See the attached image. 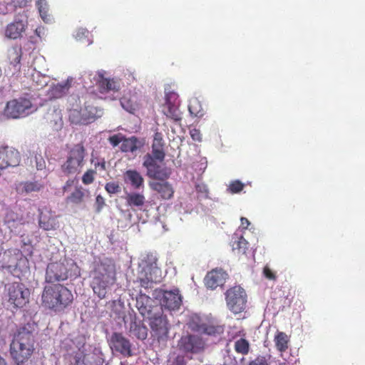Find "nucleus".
Returning a JSON list of instances; mask_svg holds the SVG:
<instances>
[{"instance_id": "f257e3e1", "label": "nucleus", "mask_w": 365, "mask_h": 365, "mask_svg": "<svg viewBox=\"0 0 365 365\" xmlns=\"http://www.w3.org/2000/svg\"><path fill=\"white\" fill-rule=\"evenodd\" d=\"M35 327L27 323L19 327L14 334L10 344V355L16 365H23L32 356L35 351Z\"/></svg>"}, {"instance_id": "f03ea898", "label": "nucleus", "mask_w": 365, "mask_h": 365, "mask_svg": "<svg viewBox=\"0 0 365 365\" xmlns=\"http://www.w3.org/2000/svg\"><path fill=\"white\" fill-rule=\"evenodd\" d=\"M73 302L72 292L61 284L46 285L41 293L42 306L55 312H63Z\"/></svg>"}, {"instance_id": "7ed1b4c3", "label": "nucleus", "mask_w": 365, "mask_h": 365, "mask_svg": "<svg viewBox=\"0 0 365 365\" xmlns=\"http://www.w3.org/2000/svg\"><path fill=\"white\" fill-rule=\"evenodd\" d=\"M93 274L91 287L93 292L101 299H104L107 293L106 289L114 279L115 264L110 259L101 260L95 266Z\"/></svg>"}, {"instance_id": "20e7f679", "label": "nucleus", "mask_w": 365, "mask_h": 365, "mask_svg": "<svg viewBox=\"0 0 365 365\" xmlns=\"http://www.w3.org/2000/svg\"><path fill=\"white\" fill-rule=\"evenodd\" d=\"M0 267L14 276L29 269L28 259L18 249H9L0 254Z\"/></svg>"}, {"instance_id": "39448f33", "label": "nucleus", "mask_w": 365, "mask_h": 365, "mask_svg": "<svg viewBox=\"0 0 365 365\" xmlns=\"http://www.w3.org/2000/svg\"><path fill=\"white\" fill-rule=\"evenodd\" d=\"M141 268L137 281L142 287L151 288L154 283L160 282V269L157 267V258L152 254L145 255L139 264Z\"/></svg>"}, {"instance_id": "423d86ee", "label": "nucleus", "mask_w": 365, "mask_h": 365, "mask_svg": "<svg viewBox=\"0 0 365 365\" xmlns=\"http://www.w3.org/2000/svg\"><path fill=\"white\" fill-rule=\"evenodd\" d=\"M86 155V150L83 143L73 145L68 149L66 160L61 165L62 172L66 175L79 173L84 165Z\"/></svg>"}, {"instance_id": "0eeeda50", "label": "nucleus", "mask_w": 365, "mask_h": 365, "mask_svg": "<svg viewBox=\"0 0 365 365\" xmlns=\"http://www.w3.org/2000/svg\"><path fill=\"white\" fill-rule=\"evenodd\" d=\"M73 268L77 269L78 267L76 262L67 259L50 262L46 267L45 280L52 284L65 281L71 275L70 272Z\"/></svg>"}, {"instance_id": "6e6552de", "label": "nucleus", "mask_w": 365, "mask_h": 365, "mask_svg": "<svg viewBox=\"0 0 365 365\" xmlns=\"http://www.w3.org/2000/svg\"><path fill=\"white\" fill-rule=\"evenodd\" d=\"M103 115V110L87 101L79 110L71 111L69 118L73 123L86 125L93 122Z\"/></svg>"}, {"instance_id": "1a4fd4ad", "label": "nucleus", "mask_w": 365, "mask_h": 365, "mask_svg": "<svg viewBox=\"0 0 365 365\" xmlns=\"http://www.w3.org/2000/svg\"><path fill=\"white\" fill-rule=\"evenodd\" d=\"M6 297L15 308H21L29 302L30 292L23 283L13 282L6 285Z\"/></svg>"}, {"instance_id": "9d476101", "label": "nucleus", "mask_w": 365, "mask_h": 365, "mask_svg": "<svg viewBox=\"0 0 365 365\" xmlns=\"http://www.w3.org/2000/svg\"><path fill=\"white\" fill-rule=\"evenodd\" d=\"M32 103L29 98L20 97L6 103L3 114L7 118L16 119L29 115Z\"/></svg>"}, {"instance_id": "9b49d317", "label": "nucleus", "mask_w": 365, "mask_h": 365, "mask_svg": "<svg viewBox=\"0 0 365 365\" xmlns=\"http://www.w3.org/2000/svg\"><path fill=\"white\" fill-rule=\"evenodd\" d=\"M227 306L232 313L240 314L246 308L247 294L240 286H234L225 292Z\"/></svg>"}, {"instance_id": "f8f14e48", "label": "nucleus", "mask_w": 365, "mask_h": 365, "mask_svg": "<svg viewBox=\"0 0 365 365\" xmlns=\"http://www.w3.org/2000/svg\"><path fill=\"white\" fill-rule=\"evenodd\" d=\"M136 308L145 319L158 314V312L163 309L155 299L141 292L136 297Z\"/></svg>"}, {"instance_id": "ddd939ff", "label": "nucleus", "mask_w": 365, "mask_h": 365, "mask_svg": "<svg viewBox=\"0 0 365 365\" xmlns=\"http://www.w3.org/2000/svg\"><path fill=\"white\" fill-rule=\"evenodd\" d=\"M157 160L151 154L147 153L143 157V165L146 168L147 175L149 178L165 180L170 177V171L166 167L158 164Z\"/></svg>"}, {"instance_id": "4468645a", "label": "nucleus", "mask_w": 365, "mask_h": 365, "mask_svg": "<svg viewBox=\"0 0 365 365\" xmlns=\"http://www.w3.org/2000/svg\"><path fill=\"white\" fill-rule=\"evenodd\" d=\"M157 160L151 154L147 153L143 157V165L146 168L147 175L149 178L165 180L170 177V171L166 167L158 164Z\"/></svg>"}, {"instance_id": "2eb2a0df", "label": "nucleus", "mask_w": 365, "mask_h": 365, "mask_svg": "<svg viewBox=\"0 0 365 365\" xmlns=\"http://www.w3.org/2000/svg\"><path fill=\"white\" fill-rule=\"evenodd\" d=\"M157 160L151 154L147 153L143 157V165L146 168L147 175L149 178L165 180L170 177V171L166 167L158 164Z\"/></svg>"}, {"instance_id": "dca6fc26", "label": "nucleus", "mask_w": 365, "mask_h": 365, "mask_svg": "<svg viewBox=\"0 0 365 365\" xmlns=\"http://www.w3.org/2000/svg\"><path fill=\"white\" fill-rule=\"evenodd\" d=\"M149 326L155 337L158 341L168 336L169 331V324L167 317L163 314V309L152 317L149 318Z\"/></svg>"}, {"instance_id": "f3484780", "label": "nucleus", "mask_w": 365, "mask_h": 365, "mask_svg": "<svg viewBox=\"0 0 365 365\" xmlns=\"http://www.w3.org/2000/svg\"><path fill=\"white\" fill-rule=\"evenodd\" d=\"M178 346L185 352L197 354L205 349V342L199 336L188 334L181 337Z\"/></svg>"}, {"instance_id": "a211bd4d", "label": "nucleus", "mask_w": 365, "mask_h": 365, "mask_svg": "<svg viewBox=\"0 0 365 365\" xmlns=\"http://www.w3.org/2000/svg\"><path fill=\"white\" fill-rule=\"evenodd\" d=\"M109 345L112 350L124 356H132L131 343L122 333L113 332L110 336Z\"/></svg>"}, {"instance_id": "6ab92c4d", "label": "nucleus", "mask_w": 365, "mask_h": 365, "mask_svg": "<svg viewBox=\"0 0 365 365\" xmlns=\"http://www.w3.org/2000/svg\"><path fill=\"white\" fill-rule=\"evenodd\" d=\"M20 161L21 155L18 150L8 145L0 146V162L6 164L4 165L6 168L19 165Z\"/></svg>"}, {"instance_id": "aec40b11", "label": "nucleus", "mask_w": 365, "mask_h": 365, "mask_svg": "<svg viewBox=\"0 0 365 365\" xmlns=\"http://www.w3.org/2000/svg\"><path fill=\"white\" fill-rule=\"evenodd\" d=\"M181 304L182 296L178 289L163 292L161 307H164L169 310H176L180 308Z\"/></svg>"}, {"instance_id": "412c9836", "label": "nucleus", "mask_w": 365, "mask_h": 365, "mask_svg": "<svg viewBox=\"0 0 365 365\" xmlns=\"http://www.w3.org/2000/svg\"><path fill=\"white\" fill-rule=\"evenodd\" d=\"M120 105L126 111L134 114L142 107L141 96L135 93L125 95L120 99Z\"/></svg>"}, {"instance_id": "4be33fe9", "label": "nucleus", "mask_w": 365, "mask_h": 365, "mask_svg": "<svg viewBox=\"0 0 365 365\" xmlns=\"http://www.w3.org/2000/svg\"><path fill=\"white\" fill-rule=\"evenodd\" d=\"M227 273L222 269H213L209 272L205 278V283L207 288L215 289L222 286L226 279Z\"/></svg>"}, {"instance_id": "5701e85b", "label": "nucleus", "mask_w": 365, "mask_h": 365, "mask_svg": "<svg viewBox=\"0 0 365 365\" xmlns=\"http://www.w3.org/2000/svg\"><path fill=\"white\" fill-rule=\"evenodd\" d=\"M39 226L44 230H54L58 227V222L51 212L47 209L39 210Z\"/></svg>"}, {"instance_id": "b1692460", "label": "nucleus", "mask_w": 365, "mask_h": 365, "mask_svg": "<svg viewBox=\"0 0 365 365\" xmlns=\"http://www.w3.org/2000/svg\"><path fill=\"white\" fill-rule=\"evenodd\" d=\"M26 28V22L19 19L15 20L7 25L5 29V36L11 39H16L22 36Z\"/></svg>"}, {"instance_id": "393cba45", "label": "nucleus", "mask_w": 365, "mask_h": 365, "mask_svg": "<svg viewBox=\"0 0 365 365\" xmlns=\"http://www.w3.org/2000/svg\"><path fill=\"white\" fill-rule=\"evenodd\" d=\"M191 328L195 331L214 336H219L224 332V327L222 326L207 323H193Z\"/></svg>"}, {"instance_id": "a878e982", "label": "nucleus", "mask_w": 365, "mask_h": 365, "mask_svg": "<svg viewBox=\"0 0 365 365\" xmlns=\"http://www.w3.org/2000/svg\"><path fill=\"white\" fill-rule=\"evenodd\" d=\"M151 189L158 192L165 200L170 199L173 196L174 190L172 185L165 180L150 183Z\"/></svg>"}, {"instance_id": "bb28decb", "label": "nucleus", "mask_w": 365, "mask_h": 365, "mask_svg": "<svg viewBox=\"0 0 365 365\" xmlns=\"http://www.w3.org/2000/svg\"><path fill=\"white\" fill-rule=\"evenodd\" d=\"M129 331L131 334L140 340H144L148 336V328L140 320H137L135 315L131 321Z\"/></svg>"}, {"instance_id": "cd10ccee", "label": "nucleus", "mask_w": 365, "mask_h": 365, "mask_svg": "<svg viewBox=\"0 0 365 365\" xmlns=\"http://www.w3.org/2000/svg\"><path fill=\"white\" fill-rule=\"evenodd\" d=\"M100 79L98 81V86L101 93L108 91H117L120 88L119 83L114 78H104L103 74H99Z\"/></svg>"}, {"instance_id": "c85d7f7f", "label": "nucleus", "mask_w": 365, "mask_h": 365, "mask_svg": "<svg viewBox=\"0 0 365 365\" xmlns=\"http://www.w3.org/2000/svg\"><path fill=\"white\" fill-rule=\"evenodd\" d=\"M22 48L20 45H14L7 51V58L9 63L17 71L20 70V62L22 56Z\"/></svg>"}, {"instance_id": "c756f323", "label": "nucleus", "mask_w": 365, "mask_h": 365, "mask_svg": "<svg viewBox=\"0 0 365 365\" xmlns=\"http://www.w3.org/2000/svg\"><path fill=\"white\" fill-rule=\"evenodd\" d=\"M124 180L129 182L135 189H140L144 185L143 176L135 170H127L124 174Z\"/></svg>"}, {"instance_id": "7c9ffc66", "label": "nucleus", "mask_w": 365, "mask_h": 365, "mask_svg": "<svg viewBox=\"0 0 365 365\" xmlns=\"http://www.w3.org/2000/svg\"><path fill=\"white\" fill-rule=\"evenodd\" d=\"M125 199L128 206L130 207L133 210H135V207L140 210L145 202L144 195L138 192L127 193Z\"/></svg>"}, {"instance_id": "2f4dec72", "label": "nucleus", "mask_w": 365, "mask_h": 365, "mask_svg": "<svg viewBox=\"0 0 365 365\" xmlns=\"http://www.w3.org/2000/svg\"><path fill=\"white\" fill-rule=\"evenodd\" d=\"M86 190L81 187H76L75 190L66 198V203L79 205L84 201Z\"/></svg>"}, {"instance_id": "473e14b6", "label": "nucleus", "mask_w": 365, "mask_h": 365, "mask_svg": "<svg viewBox=\"0 0 365 365\" xmlns=\"http://www.w3.org/2000/svg\"><path fill=\"white\" fill-rule=\"evenodd\" d=\"M274 341L277 349L281 352H284L288 349L289 337L282 331H277L274 336Z\"/></svg>"}, {"instance_id": "72a5a7b5", "label": "nucleus", "mask_w": 365, "mask_h": 365, "mask_svg": "<svg viewBox=\"0 0 365 365\" xmlns=\"http://www.w3.org/2000/svg\"><path fill=\"white\" fill-rule=\"evenodd\" d=\"M180 104L164 105V113L167 117L174 121H180L182 119L181 112L179 110Z\"/></svg>"}, {"instance_id": "f704fd0d", "label": "nucleus", "mask_w": 365, "mask_h": 365, "mask_svg": "<svg viewBox=\"0 0 365 365\" xmlns=\"http://www.w3.org/2000/svg\"><path fill=\"white\" fill-rule=\"evenodd\" d=\"M138 140L135 136H133V137L128 138H127L124 136L123 140L122 141L121 146H120V150L122 152H124V153H128V152L133 153L138 148Z\"/></svg>"}, {"instance_id": "c9c22d12", "label": "nucleus", "mask_w": 365, "mask_h": 365, "mask_svg": "<svg viewBox=\"0 0 365 365\" xmlns=\"http://www.w3.org/2000/svg\"><path fill=\"white\" fill-rule=\"evenodd\" d=\"M103 360L94 354L85 355L81 359L76 361L75 365H103Z\"/></svg>"}, {"instance_id": "e433bc0d", "label": "nucleus", "mask_w": 365, "mask_h": 365, "mask_svg": "<svg viewBox=\"0 0 365 365\" xmlns=\"http://www.w3.org/2000/svg\"><path fill=\"white\" fill-rule=\"evenodd\" d=\"M248 249L249 243L243 237H240L237 242H235L232 247L233 251L238 255H246Z\"/></svg>"}, {"instance_id": "4c0bfd02", "label": "nucleus", "mask_w": 365, "mask_h": 365, "mask_svg": "<svg viewBox=\"0 0 365 365\" xmlns=\"http://www.w3.org/2000/svg\"><path fill=\"white\" fill-rule=\"evenodd\" d=\"M70 88L68 83L54 85L51 90V94L53 98H58L64 96Z\"/></svg>"}, {"instance_id": "58836bf2", "label": "nucleus", "mask_w": 365, "mask_h": 365, "mask_svg": "<svg viewBox=\"0 0 365 365\" xmlns=\"http://www.w3.org/2000/svg\"><path fill=\"white\" fill-rule=\"evenodd\" d=\"M250 349V344L247 339L240 338L235 343V350L236 352L242 354H247Z\"/></svg>"}, {"instance_id": "ea45409f", "label": "nucleus", "mask_w": 365, "mask_h": 365, "mask_svg": "<svg viewBox=\"0 0 365 365\" xmlns=\"http://www.w3.org/2000/svg\"><path fill=\"white\" fill-rule=\"evenodd\" d=\"M36 6L39 14L44 21H48V5L46 0H38L36 2Z\"/></svg>"}, {"instance_id": "a19ab883", "label": "nucleus", "mask_w": 365, "mask_h": 365, "mask_svg": "<svg viewBox=\"0 0 365 365\" xmlns=\"http://www.w3.org/2000/svg\"><path fill=\"white\" fill-rule=\"evenodd\" d=\"M188 108L190 113L195 117H202L203 115L200 103L197 99L190 101Z\"/></svg>"}, {"instance_id": "79ce46f5", "label": "nucleus", "mask_w": 365, "mask_h": 365, "mask_svg": "<svg viewBox=\"0 0 365 365\" xmlns=\"http://www.w3.org/2000/svg\"><path fill=\"white\" fill-rule=\"evenodd\" d=\"M245 185L240 180H235L230 182L228 190L232 194L238 193L243 190Z\"/></svg>"}, {"instance_id": "37998d69", "label": "nucleus", "mask_w": 365, "mask_h": 365, "mask_svg": "<svg viewBox=\"0 0 365 365\" xmlns=\"http://www.w3.org/2000/svg\"><path fill=\"white\" fill-rule=\"evenodd\" d=\"M170 104H180L178 95L174 91H170L165 94V105Z\"/></svg>"}, {"instance_id": "c03bdc74", "label": "nucleus", "mask_w": 365, "mask_h": 365, "mask_svg": "<svg viewBox=\"0 0 365 365\" xmlns=\"http://www.w3.org/2000/svg\"><path fill=\"white\" fill-rule=\"evenodd\" d=\"M164 141L163 139V135L160 133H155L152 144V148H164Z\"/></svg>"}, {"instance_id": "a18cd8bd", "label": "nucleus", "mask_w": 365, "mask_h": 365, "mask_svg": "<svg viewBox=\"0 0 365 365\" xmlns=\"http://www.w3.org/2000/svg\"><path fill=\"white\" fill-rule=\"evenodd\" d=\"M96 171L93 170H88L82 177V182L85 185L91 184L94 181V175Z\"/></svg>"}, {"instance_id": "49530a36", "label": "nucleus", "mask_w": 365, "mask_h": 365, "mask_svg": "<svg viewBox=\"0 0 365 365\" xmlns=\"http://www.w3.org/2000/svg\"><path fill=\"white\" fill-rule=\"evenodd\" d=\"M105 189L110 194H115L120 191V187L116 182H107Z\"/></svg>"}, {"instance_id": "de8ad7c7", "label": "nucleus", "mask_w": 365, "mask_h": 365, "mask_svg": "<svg viewBox=\"0 0 365 365\" xmlns=\"http://www.w3.org/2000/svg\"><path fill=\"white\" fill-rule=\"evenodd\" d=\"M40 188L41 185L37 182H26L24 185V189L26 193L38 191Z\"/></svg>"}, {"instance_id": "09e8293b", "label": "nucleus", "mask_w": 365, "mask_h": 365, "mask_svg": "<svg viewBox=\"0 0 365 365\" xmlns=\"http://www.w3.org/2000/svg\"><path fill=\"white\" fill-rule=\"evenodd\" d=\"M155 159L162 162L165 157L164 148H152V155Z\"/></svg>"}, {"instance_id": "8fccbe9b", "label": "nucleus", "mask_w": 365, "mask_h": 365, "mask_svg": "<svg viewBox=\"0 0 365 365\" xmlns=\"http://www.w3.org/2000/svg\"><path fill=\"white\" fill-rule=\"evenodd\" d=\"M34 158L35 160L36 167L37 170H41L46 168V162L41 153H36L35 154Z\"/></svg>"}, {"instance_id": "3c124183", "label": "nucleus", "mask_w": 365, "mask_h": 365, "mask_svg": "<svg viewBox=\"0 0 365 365\" xmlns=\"http://www.w3.org/2000/svg\"><path fill=\"white\" fill-rule=\"evenodd\" d=\"M123 138L124 135L123 134L118 133L110 136L108 138V141L113 145V147H116L120 144V143H122Z\"/></svg>"}, {"instance_id": "603ef678", "label": "nucleus", "mask_w": 365, "mask_h": 365, "mask_svg": "<svg viewBox=\"0 0 365 365\" xmlns=\"http://www.w3.org/2000/svg\"><path fill=\"white\" fill-rule=\"evenodd\" d=\"M264 276L269 280H276L275 273L268 267L265 266L263 269Z\"/></svg>"}, {"instance_id": "864d4df0", "label": "nucleus", "mask_w": 365, "mask_h": 365, "mask_svg": "<svg viewBox=\"0 0 365 365\" xmlns=\"http://www.w3.org/2000/svg\"><path fill=\"white\" fill-rule=\"evenodd\" d=\"M190 134L193 140L197 142L202 141V135L200 130L197 128H192L190 130Z\"/></svg>"}, {"instance_id": "5fc2aeb1", "label": "nucleus", "mask_w": 365, "mask_h": 365, "mask_svg": "<svg viewBox=\"0 0 365 365\" xmlns=\"http://www.w3.org/2000/svg\"><path fill=\"white\" fill-rule=\"evenodd\" d=\"M96 212H100L105 205V200L101 195H98L96 196Z\"/></svg>"}, {"instance_id": "6e6d98bb", "label": "nucleus", "mask_w": 365, "mask_h": 365, "mask_svg": "<svg viewBox=\"0 0 365 365\" xmlns=\"http://www.w3.org/2000/svg\"><path fill=\"white\" fill-rule=\"evenodd\" d=\"M249 365H269V364L265 357L258 356L254 361H252Z\"/></svg>"}, {"instance_id": "4d7b16f0", "label": "nucleus", "mask_w": 365, "mask_h": 365, "mask_svg": "<svg viewBox=\"0 0 365 365\" xmlns=\"http://www.w3.org/2000/svg\"><path fill=\"white\" fill-rule=\"evenodd\" d=\"M170 365H185L184 358L182 356H178Z\"/></svg>"}, {"instance_id": "13d9d810", "label": "nucleus", "mask_w": 365, "mask_h": 365, "mask_svg": "<svg viewBox=\"0 0 365 365\" xmlns=\"http://www.w3.org/2000/svg\"><path fill=\"white\" fill-rule=\"evenodd\" d=\"M88 34V31L86 29H81L77 31L76 37L80 40L83 36H87Z\"/></svg>"}, {"instance_id": "bf43d9fd", "label": "nucleus", "mask_w": 365, "mask_h": 365, "mask_svg": "<svg viewBox=\"0 0 365 365\" xmlns=\"http://www.w3.org/2000/svg\"><path fill=\"white\" fill-rule=\"evenodd\" d=\"M240 221H241V225L245 229H247L250 224L248 219L246 217H241Z\"/></svg>"}, {"instance_id": "052dcab7", "label": "nucleus", "mask_w": 365, "mask_h": 365, "mask_svg": "<svg viewBox=\"0 0 365 365\" xmlns=\"http://www.w3.org/2000/svg\"><path fill=\"white\" fill-rule=\"evenodd\" d=\"M74 182L73 180H68L66 181L65 185L63 186V190L66 191L68 187H71Z\"/></svg>"}, {"instance_id": "680f3d73", "label": "nucleus", "mask_w": 365, "mask_h": 365, "mask_svg": "<svg viewBox=\"0 0 365 365\" xmlns=\"http://www.w3.org/2000/svg\"><path fill=\"white\" fill-rule=\"evenodd\" d=\"M98 166H99V167H101V169L102 170H106V163H105V161H104V160H103V161H102V162H101V163H98L95 164V167H96V168L97 167H98Z\"/></svg>"}, {"instance_id": "e2e57ef3", "label": "nucleus", "mask_w": 365, "mask_h": 365, "mask_svg": "<svg viewBox=\"0 0 365 365\" xmlns=\"http://www.w3.org/2000/svg\"><path fill=\"white\" fill-rule=\"evenodd\" d=\"M26 3V0H18V4L20 7L25 6Z\"/></svg>"}, {"instance_id": "0e129e2a", "label": "nucleus", "mask_w": 365, "mask_h": 365, "mask_svg": "<svg viewBox=\"0 0 365 365\" xmlns=\"http://www.w3.org/2000/svg\"><path fill=\"white\" fill-rule=\"evenodd\" d=\"M0 365H7L6 359L1 356H0Z\"/></svg>"}, {"instance_id": "69168bd1", "label": "nucleus", "mask_w": 365, "mask_h": 365, "mask_svg": "<svg viewBox=\"0 0 365 365\" xmlns=\"http://www.w3.org/2000/svg\"><path fill=\"white\" fill-rule=\"evenodd\" d=\"M279 365H288V364H287L286 363H279Z\"/></svg>"}, {"instance_id": "338daca9", "label": "nucleus", "mask_w": 365, "mask_h": 365, "mask_svg": "<svg viewBox=\"0 0 365 365\" xmlns=\"http://www.w3.org/2000/svg\"><path fill=\"white\" fill-rule=\"evenodd\" d=\"M36 34L39 36V34H38V29H36Z\"/></svg>"}, {"instance_id": "774afa93", "label": "nucleus", "mask_w": 365, "mask_h": 365, "mask_svg": "<svg viewBox=\"0 0 365 365\" xmlns=\"http://www.w3.org/2000/svg\"><path fill=\"white\" fill-rule=\"evenodd\" d=\"M1 76V70L0 69V77Z\"/></svg>"}]
</instances>
